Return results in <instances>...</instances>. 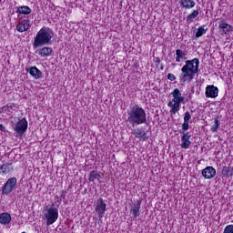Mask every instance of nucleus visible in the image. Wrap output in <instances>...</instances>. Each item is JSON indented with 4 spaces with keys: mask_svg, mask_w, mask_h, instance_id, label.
Returning a JSON list of instances; mask_svg holds the SVG:
<instances>
[{
    "mask_svg": "<svg viewBox=\"0 0 233 233\" xmlns=\"http://www.w3.org/2000/svg\"><path fill=\"white\" fill-rule=\"evenodd\" d=\"M199 72V59L194 58L187 60L186 64L181 68L179 79L181 83H190L194 79L196 74Z\"/></svg>",
    "mask_w": 233,
    "mask_h": 233,
    "instance_id": "1",
    "label": "nucleus"
},
{
    "mask_svg": "<svg viewBox=\"0 0 233 233\" xmlns=\"http://www.w3.org/2000/svg\"><path fill=\"white\" fill-rule=\"evenodd\" d=\"M127 123L132 127L147 123V112L139 106H134L127 111Z\"/></svg>",
    "mask_w": 233,
    "mask_h": 233,
    "instance_id": "2",
    "label": "nucleus"
},
{
    "mask_svg": "<svg viewBox=\"0 0 233 233\" xmlns=\"http://www.w3.org/2000/svg\"><path fill=\"white\" fill-rule=\"evenodd\" d=\"M52 41V33L50 28L43 27L41 28L35 37L33 43V48H39V46H44V45H48Z\"/></svg>",
    "mask_w": 233,
    "mask_h": 233,
    "instance_id": "3",
    "label": "nucleus"
},
{
    "mask_svg": "<svg viewBox=\"0 0 233 233\" xmlns=\"http://www.w3.org/2000/svg\"><path fill=\"white\" fill-rule=\"evenodd\" d=\"M170 96H172L173 99L167 103V106L171 108L169 111L171 116H176L179 110V106H181V103L185 101V97L181 94V91H179V88H175Z\"/></svg>",
    "mask_w": 233,
    "mask_h": 233,
    "instance_id": "4",
    "label": "nucleus"
},
{
    "mask_svg": "<svg viewBox=\"0 0 233 233\" xmlns=\"http://www.w3.org/2000/svg\"><path fill=\"white\" fill-rule=\"evenodd\" d=\"M43 220L46 222V225H54L56 221H57V218H59V210L55 207H46L43 210Z\"/></svg>",
    "mask_w": 233,
    "mask_h": 233,
    "instance_id": "5",
    "label": "nucleus"
},
{
    "mask_svg": "<svg viewBox=\"0 0 233 233\" xmlns=\"http://www.w3.org/2000/svg\"><path fill=\"white\" fill-rule=\"evenodd\" d=\"M28 128V122L26 118H22L14 127V130L16 134V137H21Z\"/></svg>",
    "mask_w": 233,
    "mask_h": 233,
    "instance_id": "6",
    "label": "nucleus"
},
{
    "mask_svg": "<svg viewBox=\"0 0 233 233\" xmlns=\"http://www.w3.org/2000/svg\"><path fill=\"white\" fill-rule=\"evenodd\" d=\"M15 185H17V178H8L5 186L3 187L2 194L4 196H8V194H10L14 190V188H15Z\"/></svg>",
    "mask_w": 233,
    "mask_h": 233,
    "instance_id": "7",
    "label": "nucleus"
},
{
    "mask_svg": "<svg viewBox=\"0 0 233 233\" xmlns=\"http://www.w3.org/2000/svg\"><path fill=\"white\" fill-rule=\"evenodd\" d=\"M95 212L98 215V218H104L105 212H106V203L103 198H99L96 200L95 205Z\"/></svg>",
    "mask_w": 233,
    "mask_h": 233,
    "instance_id": "8",
    "label": "nucleus"
},
{
    "mask_svg": "<svg viewBox=\"0 0 233 233\" xmlns=\"http://www.w3.org/2000/svg\"><path fill=\"white\" fill-rule=\"evenodd\" d=\"M219 94V89L215 86H208L206 87V97L216 98Z\"/></svg>",
    "mask_w": 233,
    "mask_h": 233,
    "instance_id": "9",
    "label": "nucleus"
},
{
    "mask_svg": "<svg viewBox=\"0 0 233 233\" xmlns=\"http://www.w3.org/2000/svg\"><path fill=\"white\" fill-rule=\"evenodd\" d=\"M202 176L205 179H212L216 177V168L213 167H207L202 170Z\"/></svg>",
    "mask_w": 233,
    "mask_h": 233,
    "instance_id": "10",
    "label": "nucleus"
},
{
    "mask_svg": "<svg viewBox=\"0 0 233 233\" xmlns=\"http://www.w3.org/2000/svg\"><path fill=\"white\" fill-rule=\"evenodd\" d=\"M190 134L188 132L184 133L183 136L181 137V148H190V145H192V142H190Z\"/></svg>",
    "mask_w": 233,
    "mask_h": 233,
    "instance_id": "11",
    "label": "nucleus"
},
{
    "mask_svg": "<svg viewBox=\"0 0 233 233\" xmlns=\"http://www.w3.org/2000/svg\"><path fill=\"white\" fill-rule=\"evenodd\" d=\"M31 26L30 20H22L16 25V30L18 32H26V30H30Z\"/></svg>",
    "mask_w": 233,
    "mask_h": 233,
    "instance_id": "12",
    "label": "nucleus"
},
{
    "mask_svg": "<svg viewBox=\"0 0 233 233\" xmlns=\"http://www.w3.org/2000/svg\"><path fill=\"white\" fill-rule=\"evenodd\" d=\"M14 172V166L12 163L5 162L2 166H0V174L5 176V174H12Z\"/></svg>",
    "mask_w": 233,
    "mask_h": 233,
    "instance_id": "13",
    "label": "nucleus"
},
{
    "mask_svg": "<svg viewBox=\"0 0 233 233\" xmlns=\"http://www.w3.org/2000/svg\"><path fill=\"white\" fill-rule=\"evenodd\" d=\"M132 134L137 137V139H142L143 141H147L148 137H147V132L143 129H134L132 131Z\"/></svg>",
    "mask_w": 233,
    "mask_h": 233,
    "instance_id": "14",
    "label": "nucleus"
},
{
    "mask_svg": "<svg viewBox=\"0 0 233 233\" xmlns=\"http://www.w3.org/2000/svg\"><path fill=\"white\" fill-rule=\"evenodd\" d=\"M179 4L182 8H186L187 10H190V8L196 6V2L193 0H180Z\"/></svg>",
    "mask_w": 233,
    "mask_h": 233,
    "instance_id": "15",
    "label": "nucleus"
},
{
    "mask_svg": "<svg viewBox=\"0 0 233 233\" xmlns=\"http://www.w3.org/2000/svg\"><path fill=\"white\" fill-rule=\"evenodd\" d=\"M12 221V216L10 213L0 214V223L1 225H8Z\"/></svg>",
    "mask_w": 233,
    "mask_h": 233,
    "instance_id": "16",
    "label": "nucleus"
},
{
    "mask_svg": "<svg viewBox=\"0 0 233 233\" xmlns=\"http://www.w3.org/2000/svg\"><path fill=\"white\" fill-rule=\"evenodd\" d=\"M29 74L35 77V79H41L43 77V72L39 70L37 67L33 66L29 70Z\"/></svg>",
    "mask_w": 233,
    "mask_h": 233,
    "instance_id": "17",
    "label": "nucleus"
},
{
    "mask_svg": "<svg viewBox=\"0 0 233 233\" xmlns=\"http://www.w3.org/2000/svg\"><path fill=\"white\" fill-rule=\"evenodd\" d=\"M53 52L54 50L52 49V47H43L38 50V54L39 56H41V57H48L52 56Z\"/></svg>",
    "mask_w": 233,
    "mask_h": 233,
    "instance_id": "18",
    "label": "nucleus"
},
{
    "mask_svg": "<svg viewBox=\"0 0 233 233\" xmlns=\"http://www.w3.org/2000/svg\"><path fill=\"white\" fill-rule=\"evenodd\" d=\"M142 200L139 199L137 203L132 207L131 213L133 214L134 218H137L139 216V208H141Z\"/></svg>",
    "mask_w": 233,
    "mask_h": 233,
    "instance_id": "19",
    "label": "nucleus"
},
{
    "mask_svg": "<svg viewBox=\"0 0 233 233\" xmlns=\"http://www.w3.org/2000/svg\"><path fill=\"white\" fill-rule=\"evenodd\" d=\"M218 28L222 30L223 34H228L229 32H232V25L227 23H221L218 25Z\"/></svg>",
    "mask_w": 233,
    "mask_h": 233,
    "instance_id": "20",
    "label": "nucleus"
},
{
    "mask_svg": "<svg viewBox=\"0 0 233 233\" xmlns=\"http://www.w3.org/2000/svg\"><path fill=\"white\" fill-rule=\"evenodd\" d=\"M176 61L177 63H181V59H187V54H185V52H183V50L181 49H177L176 50Z\"/></svg>",
    "mask_w": 233,
    "mask_h": 233,
    "instance_id": "21",
    "label": "nucleus"
},
{
    "mask_svg": "<svg viewBox=\"0 0 233 233\" xmlns=\"http://www.w3.org/2000/svg\"><path fill=\"white\" fill-rule=\"evenodd\" d=\"M222 175L230 177L233 176V168L231 167H223L222 168Z\"/></svg>",
    "mask_w": 233,
    "mask_h": 233,
    "instance_id": "22",
    "label": "nucleus"
},
{
    "mask_svg": "<svg viewBox=\"0 0 233 233\" xmlns=\"http://www.w3.org/2000/svg\"><path fill=\"white\" fill-rule=\"evenodd\" d=\"M96 179H97V181H99L101 179V175H99V173H97V171L93 170L89 174V181H96Z\"/></svg>",
    "mask_w": 233,
    "mask_h": 233,
    "instance_id": "23",
    "label": "nucleus"
},
{
    "mask_svg": "<svg viewBox=\"0 0 233 233\" xmlns=\"http://www.w3.org/2000/svg\"><path fill=\"white\" fill-rule=\"evenodd\" d=\"M32 12V9L28 6H20L17 9V14H25V15H28Z\"/></svg>",
    "mask_w": 233,
    "mask_h": 233,
    "instance_id": "24",
    "label": "nucleus"
},
{
    "mask_svg": "<svg viewBox=\"0 0 233 233\" xmlns=\"http://www.w3.org/2000/svg\"><path fill=\"white\" fill-rule=\"evenodd\" d=\"M198 15H199V11L194 10L191 14H189L187 16V21H192L193 19H196Z\"/></svg>",
    "mask_w": 233,
    "mask_h": 233,
    "instance_id": "25",
    "label": "nucleus"
},
{
    "mask_svg": "<svg viewBox=\"0 0 233 233\" xmlns=\"http://www.w3.org/2000/svg\"><path fill=\"white\" fill-rule=\"evenodd\" d=\"M219 128V119L218 117L214 118V125L211 127V132H217Z\"/></svg>",
    "mask_w": 233,
    "mask_h": 233,
    "instance_id": "26",
    "label": "nucleus"
},
{
    "mask_svg": "<svg viewBox=\"0 0 233 233\" xmlns=\"http://www.w3.org/2000/svg\"><path fill=\"white\" fill-rule=\"evenodd\" d=\"M204 34H207V29L204 26H200L196 33V37H201Z\"/></svg>",
    "mask_w": 233,
    "mask_h": 233,
    "instance_id": "27",
    "label": "nucleus"
},
{
    "mask_svg": "<svg viewBox=\"0 0 233 233\" xmlns=\"http://www.w3.org/2000/svg\"><path fill=\"white\" fill-rule=\"evenodd\" d=\"M189 125H188V122H184L182 124V129L180 130V134H187L186 131L188 130L189 128Z\"/></svg>",
    "mask_w": 233,
    "mask_h": 233,
    "instance_id": "28",
    "label": "nucleus"
},
{
    "mask_svg": "<svg viewBox=\"0 0 233 233\" xmlns=\"http://www.w3.org/2000/svg\"><path fill=\"white\" fill-rule=\"evenodd\" d=\"M192 119V116L190 115V112L187 111L184 116V122L188 123Z\"/></svg>",
    "mask_w": 233,
    "mask_h": 233,
    "instance_id": "29",
    "label": "nucleus"
},
{
    "mask_svg": "<svg viewBox=\"0 0 233 233\" xmlns=\"http://www.w3.org/2000/svg\"><path fill=\"white\" fill-rule=\"evenodd\" d=\"M224 233H233V225H228L225 228Z\"/></svg>",
    "mask_w": 233,
    "mask_h": 233,
    "instance_id": "30",
    "label": "nucleus"
},
{
    "mask_svg": "<svg viewBox=\"0 0 233 233\" xmlns=\"http://www.w3.org/2000/svg\"><path fill=\"white\" fill-rule=\"evenodd\" d=\"M167 79H169V81H176V76H174L172 73H168Z\"/></svg>",
    "mask_w": 233,
    "mask_h": 233,
    "instance_id": "31",
    "label": "nucleus"
},
{
    "mask_svg": "<svg viewBox=\"0 0 233 233\" xmlns=\"http://www.w3.org/2000/svg\"><path fill=\"white\" fill-rule=\"evenodd\" d=\"M14 106H15L14 104H8L7 106H5V108H7L10 111L14 108Z\"/></svg>",
    "mask_w": 233,
    "mask_h": 233,
    "instance_id": "32",
    "label": "nucleus"
},
{
    "mask_svg": "<svg viewBox=\"0 0 233 233\" xmlns=\"http://www.w3.org/2000/svg\"><path fill=\"white\" fill-rule=\"evenodd\" d=\"M0 130L3 132L5 130V126H3L2 124H0Z\"/></svg>",
    "mask_w": 233,
    "mask_h": 233,
    "instance_id": "33",
    "label": "nucleus"
},
{
    "mask_svg": "<svg viewBox=\"0 0 233 233\" xmlns=\"http://www.w3.org/2000/svg\"><path fill=\"white\" fill-rule=\"evenodd\" d=\"M6 106H4L3 108H0V114H3V110H5Z\"/></svg>",
    "mask_w": 233,
    "mask_h": 233,
    "instance_id": "34",
    "label": "nucleus"
}]
</instances>
